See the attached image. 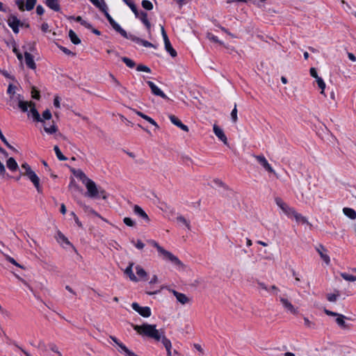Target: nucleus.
<instances>
[{
    "label": "nucleus",
    "instance_id": "1",
    "mask_svg": "<svg viewBox=\"0 0 356 356\" xmlns=\"http://www.w3.org/2000/svg\"><path fill=\"white\" fill-rule=\"evenodd\" d=\"M131 326L135 331L142 336L154 339L156 341L161 340L165 349L172 348L171 341L167 339L165 335L160 334L159 331L156 328V325L143 323L141 325L131 324Z\"/></svg>",
    "mask_w": 356,
    "mask_h": 356
},
{
    "label": "nucleus",
    "instance_id": "2",
    "mask_svg": "<svg viewBox=\"0 0 356 356\" xmlns=\"http://www.w3.org/2000/svg\"><path fill=\"white\" fill-rule=\"evenodd\" d=\"M148 243L151 245L156 248L158 252L163 256L164 259L169 260L177 266H183V264L178 259V257L172 254L170 252L163 249L161 246L159 245V244L156 241L154 240H149L148 241Z\"/></svg>",
    "mask_w": 356,
    "mask_h": 356
},
{
    "label": "nucleus",
    "instance_id": "3",
    "mask_svg": "<svg viewBox=\"0 0 356 356\" xmlns=\"http://www.w3.org/2000/svg\"><path fill=\"white\" fill-rule=\"evenodd\" d=\"M84 184L87 188L86 195L90 198H98L99 188L97 187L95 181L90 179Z\"/></svg>",
    "mask_w": 356,
    "mask_h": 356
},
{
    "label": "nucleus",
    "instance_id": "4",
    "mask_svg": "<svg viewBox=\"0 0 356 356\" xmlns=\"http://www.w3.org/2000/svg\"><path fill=\"white\" fill-rule=\"evenodd\" d=\"M8 25L12 29L15 33H18L19 31V26H24V23L22 22L17 16L10 15L7 20Z\"/></svg>",
    "mask_w": 356,
    "mask_h": 356
},
{
    "label": "nucleus",
    "instance_id": "5",
    "mask_svg": "<svg viewBox=\"0 0 356 356\" xmlns=\"http://www.w3.org/2000/svg\"><path fill=\"white\" fill-rule=\"evenodd\" d=\"M36 2L37 0H16L15 3L21 11H30L33 9Z\"/></svg>",
    "mask_w": 356,
    "mask_h": 356
},
{
    "label": "nucleus",
    "instance_id": "6",
    "mask_svg": "<svg viewBox=\"0 0 356 356\" xmlns=\"http://www.w3.org/2000/svg\"><path fill=\"white\" fill-rule=\"evenodd\" d=\"M105 17H106L107 20L110 23L111 26L113 27V29L119 33L122 37L127 36V31L124 30L110 15V14L108 13V10L103 12Z\"/></svg>",
    "mask_w": 356,
    "mask_h": 356
},
{
    "label": "nucleus",
    "instance_id": "7",
    "mask_svg": "<svg viewBox=\"0 0 356 356\" xmlns=\"http://www.w3.org/2000/svg\"><path fill=\"white\" fill-rule=\"evenodd\" d=\"M131 307L143 317L148 318L151 316V309L149 307H141L137 302H133Z\"/></svg>",
    "mask_w": 356,
    "mask_h": 356
},
{
    "label": "nucleus",
    "instance_id": "8",
    "mask_svg": "<svg viewBox=\"0 0 356 356\" xmlns=\"http://www.w3.org/2000/svg\"><path fill=\"white\" fill-rule=\"evenodd\" d=\"M123 37L127 39L131 40V41L135 42L136 43L141 44L143 46H144L145 47H152L154 49L156 48V46L155 44H154L147 40H145L143 39L138 38L132 34H128L127 33V36H123Z\"/></svg>",
    "mask_w": 356,
    "mask_h": 356
},
{
    "label": "nucleus",
    "instance_id": "9",
    "mask_svg": "<svg viewBox=\"0 0 356 356\" xmlns=\"http://www.w3.org/2000/svg\"><path fill=\"white\" fill-rule=\"evenodd\" d=\"M257 162L268 172H271L275 174V170L271 167V165L268 163V161L265 158V156L262 154L261 155H254L253 156Z\"/></svg>",
    "mask_w": 356,
    "mask_h": 356
},
{
    "label": "nucleus",
    "instance_id": "10",
    "mask_svg": "<svg viewBox=\"0 0 356 356\" xmlns=\"http://www.w3.org/2000/svg\"><path fill=\"white\" fill-rule=\"evenodd\" d=\"M21 175L26 176L30 181L33 184L38 193L41 192L40 186V179L34 171L28 172V173H21Z\"/></svg>",
    "mask_w": 356,
    "mask_h": 356
},
{
    "label": "nucleus",
    "instance_id": "11",
    "mask_svg": "<svg viewBox=\"0 0 356 356\" xmlns=\"http://www.w3.org/2000/svg\"><path fill=\"white\" fill-rule=\"evenodd\" d=\"M147 84L149 86L152 94L156 96L161 97L163 99H168L166 95L159 87H157L154 82L147 81Z\"/></svg>",
    "mask_w": 356,
    "mask_h": 356
},
{
    "label": "nucleus",
    "instance_id": "12",
    "mask_svg": "<svg viewBox=\"0 0 356 356\" xmlns=\"http://www.w3.org/2000/svg\"><path fill=\"white\" fill-rule=\"evenodd\" d=\"M277 205L289 216L293 208L289 207L280 197L275 198Z\"/></svg>",
    "mask_w": 356,
    "mask_h": 356
},
{
    "label": "nucleus",
    "instance_id": "13",
    "mask_svg": "<svg viewBox=\"0 0 356 356\" xmlns=\"http://www.w3.org/2000/svg\"><path fill=\"white\" fill-rule=\"evenodd\" d=\"M110 338L118 346V350L121 354L126 355L127 353L130 350L124 343L120 341L115 337L110 336Z\"/></svg>",
    "mask_w": 356,
    "mask_h": 356
},
{
    "label": "nucleus",
    "instance_id": "14",
    "mask_svg": "<svg viewBox=\"0 0 356 356\" xmlns=\"http://www.w3.org/2000/svg\"><path fill=\"white\" fill-rule=\"evenodd\" d=\"M288 217L294 218L297 222L302 224H309L307 219L302 216L300 213L296 212L294 209H293Z\"/></svg>",
    "mask_w": 356,
    "mask_h": 356
},
{
    "label": "nucleus",
    "instance_id": "15",
    "mask_svg": "<svg viewBox=\"0 0 356 356\" xmlns=\"http://www.w3.org/2000/svg\"><path fill=\"white\" fill-rule=\"evenodd\" d=\"M316 251L320 254L321 258L327 264H329L330 262V257L326 254L327 250L323 245H319L316 248Z\"/></svg>",
    "mask_w": 356,
    "mask_h": 356
},
{
    "label": "nucleus",
    "instance_id": "16",
    "mask_svg": "<svg viewBox=\"0 0 356 356\" xmlns=\"http://www.w3.org/2000/svg\"><path fill=\"white\" fill-rule=\"evenodd\" d=\"M24 59L25 63L29 68L35 70L36 65L33 60V56L30 53L27 51L24 52Z\"/></svg>",
    "mask_w": 356,
    "mask_h": 356
},
{
    "label": "nucleus",
    "instance_id": "17",
    "mask_svg": "<svg viewBox=\"0 0 356 356\" xmlns=\"http://www.w3.org/2000/svg\"><path fill=\"white\" fill-rule=\"evenodd\" d=\"M30 107H31V109H30V113L32 115V118H33V120L36 122H44V120L43 119L40 117L38 111H37V109L35 108V103L31 102H30Z\"/></svg>",
    "mask_w": 356,
    "mask_h": 356
},
{
    "label": "nucleus",
    "instance_id": "18",
    "mask_svg": "<svg viewBox=\"0 0 356 356\" xmlns=\"http://www.w3.org/2000/svg\"><path fill=\"white\" fill-rule=\"evenodd\" d=\"M213 132L216 136L222 141L224 144H227V138L224 134L223 131L217 125H213Z\"/></svg>",
    "mask_w": 356,
    "mask_h": 356
},
{
    "label": "nucleus",
    "instance_id": "19",
    "mask_svg": "<svg viewBox=\"0 0 356 356\" xmlns=\"http://www.w3.org/2000/svg\"><path fill=\"white\" fill-rule=\"evenodd\" d=\"M169 118L171 121V122L176 125L177 127H179L181 130L184 131H188V128L186 125L184 124L179 119H178L175 115H169Z\"/></svg>",
    "mask_w": 356,
    "mask_h": 356
},
{
    "label": "nucleus",
    "instance_id": "20",
    "mask_svg": "<svg viewBox=\"0 0 356 356\" xmlns=\"http://www.w3.org/2000/svg\"><path fill=\"white\" fill-rule=\"evenodd\" d=\"M140 16L138 17L142 23L145 26L147 31L150 33L151 31V24L147 19V13L145 11H140Z\"/></svg>",
    "mask_w": 356,
    "mask_h": 356
},
{
    "label": "nucleus",
    "instance_id": "21",
    "mask_svg": "<svg viewBox=\"0 0 356 356\" xmlns=\"http://www.w3.org/2000/svg\"><path fill=\"white\" fill-rule=\"evenodd\" d=\"M280 302H282L283 307L289 311L291 314H296L298 311L293 305L286 298H280Z\"/></svg>",
    "mask_w": 356,
    "mask_h": 356
},
{
    "label": "nucleus",
    "instance_id": "22",
    "mask_svg": "<svg viewBox=\"0 0 356 356\" xmlns=\"http://www.w3.org/2000/svg\"><path fill=\"white\" fill-rule=\"evenodd\" d=\"M134 212L136 215L138 216L145 221L149 222V218L145 211L138 205H135L134 207Z\"/></svg>",
    "mask_w": 356,
    "mask_h": 356
},
{
    "label": "nucleus",
    "instance_id": "23",
    "mask_svg": "<svg viewBox=\"0 0 356 356\" xmlns=\"http://www.w3.org/2000/svg\"><path fill=\"white\" fill-rule=\"evenodd\" d=\"M172 293L176 297L178 302L182 305H185L190 302V299L184 293L172 290Z\"/></svg>",
    "mask_w": 356,
    "mask_h": 356
},
{
    "label": "nucleus",
    "instance_id": "24",
    "mask_svg": "<svg viewBox=\"0 0 356 356\" xmlns=\"http://www.w3.org/2000/svg\"><path fill=\"white\" fill-rule=\"evenodd\" d=\"M348 318L345 316L343 314H339L336 318V323L337 325L343 329H347L348 328V324L346 323L345 319H347Z\"/></svg>",
    "mask_w": 356,
    "mask_h": 356
},
{
    "label": "nucleus",
    "instance_id": "25",
    "mask_svg": "<svg viewBox=\"0 0 356 356\" xmlns=\"http://www.w3.org/2000/svg\"><path fill=\"white\" fill-rule=\"evenodd\" d=\"M133 265H134L133 263H130L129 265L126 268V269L124 270V273L129 276V279L131 281L137 282H138V279L133 273V270H132Z\"/></svg>",
    "mask_w": 356,
    "mask_h": 356
},
{
    "label": "nucleus",
    "instance_id": "26",
    "mask_svg": "<svg viewBox=\"0 0 356 356\" xmlns=\"http://www.w3.org/2000/svg\"><path fill=\"white\" fill-rule=\"evenodd\" d=\"M46 5L50 9H51L56 12H58L60 10L58 0H46Z\"/></svg>",
    "mask_w": 356,
    "mask_h": 356
},
{
    "label": "nucleus",
    "instance_id": "27",
    "mask_svg": "<svg viewBox=\"0 0 356 356\" xmlns=\"http://www.w3.org/2000/svg\"><path fill=\"white\" fill-rule=\"evenodd\" d=\"M72 171L74 175L76 177H77L79 179H81L83 184H85L87 181V180L90 179L89 178H88L86 177L85 173L81 170H80V169H78V170H74V169Z\"/></svg>",
    "mask_w": 356,
    "mask_h": 356
},
{
    "label": "nucleus",
    "instance_id": "28",
    "mask_svg": "<svg viewBox=\"0 0 356 356\" xmlns=\"http://www.w3.org/2000/svg\"><path fill=\"white\" fill-rule=\"evenodd\" d=\"M6 165L7 168L13 172L16 171L19 168L17 163L13 157H10L7 160Z\"/></svg>",
    "mask_w": 356,
    "mask_h": 356
},
{
    "label": "nucleus",
    "instance_id": "29",
    "mask_svg": "<svg viewBox=\"0 0 356 356\" xmlns=\"http://www.w3.org/2000/svg\"><path fill=\"white\" fill-rule=\"evenodd\" d=\"M17 98L18 99V106L19 108L22 111L26 112L28 111V106H30V102H24L22 97L20 95H18Z\"/></svg>",
    "mask_w": 356,
    "mask_h": 356
},
{
    "label": "nucleus",
    "instance_id": "30",
    "mask_svg": "<svg viewBox=\"0 0 356 356\" xmlns=\"http://www.w3.org/2000/svg\"><path fill=\"white\" fill-rule=\"evenodd\" d=\"M136 272L137 275L143 280L145 281L147 280V273L146 271L139 265L136 266Z\"/></svg>",
    "mask_w": 356,
    "mask_h": 356
},
{
    "label": "nucleus",
    "instance_id": "31",
    "mask_svg": "<svg viewBox=\"0 0 356 356\" xmlns=\"http://www.w3.org/2000/svg\"><path fill=\"white\" fill-rule=\"evenodd\" d=\"M70 19H74L76 22H79L82 26L86 27V29H92V24L88 22L87 21L82 19L81 16H77L76 17L71 16Z\"/></svg>",
    "mask_w": 356,
    "mask_h": 356
},
{
    "label": "nucleus",
    "instance_id": "32",
    "mask_svg": "<svg viewBox=\"0 0 356 356\" xmlns=\"http://www.w3.org/2000/svg\"><path fill=\"white\" fill-rule=\"evenodd\" d=\"M343 212L351 220H355L356 218V211L353 209L345 207L343 209Z\"/></svg>",
    "mask_w": 356,
    "mask_h": 356
},
{
    "label": "nucleus",
    "instance_id": "33",
    "mask_svg": "<svg viewBox=\"0 0 356 356\" xmlns=\"http://www.w3.org/2000/svg\"><path fill=\"white\" fill-rule=\"evenodd\" d=\"M136 114L143 118L144 120H147L148 122L156 127V128H159L158 124L153 120L152 118L149 117L148 115L144 114L143 113L140 111H136Z\"/></svg>",
    "mask_w": 356,
    "mask_h": 356
},
{
    "label": "nucleus",
    "instance_id": "34",
    "mask_svg": "<svg viewBox=\"0 0 356 356\" xmlns=\"http://www.w3.org/2000/svg\"><path fill=\"white\" fill-rule=\"evenodd\" d=\"M164 44L165 50L170 54V56L172 57H176L177 55V51L172 47L170 42L168 41L164 42Z\"/></svg>",
    "mask_w": 356,
    "mask_h": 356
},
{
    "label": "nucleus",
    "instance_id": "35",
    "mask_svg": "<svg viewBox=\"0 0 356 356\" xmlns=\"http://www.w3.org/2000/svg\"><path fill=\"white\" fill-rule=\"evenodd\" d=\"M69 37L70 38L71 42L74 44H79L81 43V40L76 35L75 32L72 30H70L69 31Z\"/></svg>",
    "mask_w": 356,
    "mask_h": 356
},
{
    "label": "nucleus",
    "instance_id": "36",
    "mask_svg": "<svg viewBox=\"0 0 356 356\" xmlns=\"http://www.w3.org/2000/svg\"><path fill=\"white\" fill-rule=\"evenodd\" d=\"M54 150L56 153V155L59 161H66L67 159L65 156L59 149L58 146L55 145L54 147Z\"/></svg>",
    "mask_w": 356,
    "mask_h": 356
},
{
    "label": "nucleus",
    "instance_id": "37",
    "mask_svg": "<svg viewBox=\"0 0 356 356\" xmlns=\"http://www.w3.org/2000/svg\"><path fill=\"white\" fill-rule=\"evenodd\" d=\"M177 221L184 225L188 229H191L190 221L187 220L183 216H178L177 217Z\"/></svg>",
    "mask_w": 356,
    "mask_h": 356
},
{
    "label": "nucleus",
    "instance_id": "38",
    "mask_svg": "<svg viewBox=\"0 0 356 356\" xmlns=\"http://www.w3.org/2000/svg\"><path fill=\"white\" fill-rule=\"evenodd\" d=\"M93 5L98 8L102 12L108 10V7L104 0H102L101 1L97 0V3Z\"/></svg>",
    "mask_w": 356,
    "mask_h": 356
},
{
    "label": "nucleus",
    "instance_id": "39",
    "mask_svg": "<svg viewBox=\"0 0 356 356\" xmlns=\"http://www.w3.org/2000/svg\"><path fill=\"white\" fill-rule=\"evenodd\" d=\"M141 5L144 9L147 10H152L154 7L152 3L149 0H143Z\"/></svg>",
    "mask_w": 356,
    "mask_h": 356
},
{
    "label": "nucleus",
    "instance_id": "40",
    "mask_svg": "<svg viewBox=\"0 0 356 356\" xmlns=\"http://www.w3.org/2000/svg\"><path fill=\"white\" fill-rule=\"evenodd\" d=\"M122 60L126 64V65L130 68H133L136 66V63L134 60L127 57H122Z\"/></svg>",
    "mask_w": 356,
    "mask_h": 356
},
{
    "label": "nucleus",
    "instance_id": "41",
    "mask_svg": "<svg viewBox=\"0 0 356 356\" xmlns=\"http://www.w3.org/2000/svg\"><path fill=\"white\" fill-rule=\"evenodd\" d=\"M44 130L45 132H47L49 134H55L58 131V127L54 123L51 127H44Z\"/></svg>",
    "mask_w": 356,
    "mask_h": 356
},
{
    "label": "nucleus",
    "instance_id": "42",
    "mask_svg": "<svg viewBox=\"0 0 356 356\" xmlns=\"http://www.w3.org/2000/svg\"><path fill=\"white\" fill-rule=\"evenodd\" d=\"M57 241L58 242H63V243H65L66 244H70V241L65 236V235L62 232H60L59 231L57 233Z\"/></svg>",
    "mask_w": 356,
    "mask_h": 356
},
{
    "label": "nucleus",
    "instance_id": "43",
    "mask_svg": "<svg viewBox=\"0 0 356 356\" xmlns=\"http://www.w3.org/2000/svg\"><path fill=\"white\" fill-rule=\"evenodd\" d=\"M69 188H72L74 191L81 192L82 189L79 187L78 184L75 182L74 179H72L70 184Z\"/></svg>",
    "mask_w": 356,
    "mask_h": 356
},
{
    "label": "nucleus",
    "instance_id": "44",
    "mask_svg": "<svg viewBox=\"0 0 356 356\" xmlns=\"http://www.w3.org/2000/svg\"><path fill=\"white\" fill-rule=\"evenodd\" d=\"M316 81L317 82V84H318V87L321 89V92L323 94L324 92V90L325 88V83L324 81L320 76L317 77L316 79Z\"/></svg>",
    "mask_w": 356,
    "mask_h": 356
},
{
    "label": "nucleus",
    "instance_id": "45",
    "mask_svg": "<svg viewBox=\"0 0 356 356\" xmlns=\"http://www.w3.org/2000/svg\"><path fill=\"white\" fill-rule=\"evenodd\" d=\"M341 276L345 280H347V281H350V282H355V281H356V277L353 275H350V274H348V273H343L341 274Z\"/></svg>",
    "mask_w": 356,
    "mask_h": 356
},
{
    "label": "nucleus",
    "instance_id": "46",
    "mask_svg": "<svg viewBox=\"0 0 356 356\" xmlns=\"http://www.w3.org/2000/svg\"><path fill=\"white\" fill-rule=\"evenodd\" d=\"M136 70L138 72H145L147 73L151 72V69L149 67L144 65L143 64L138 65L136 67Z\"/></svg>",
    "mask_w": 356,
    "mask_h": 356
},
{
    "label": "nucleus",
    "instance_id": "47",
    "mask_svg": "<svg viewBox=\"0 0 356 356\" xmlns=\"http://www.w3.org/2000/svg\"><path fill=\"white\" fill-rule=\"evenodd\" d=\"M123 222L126 225L129 227H134L136 225L135 222L129 217L124 218Z\"/></svg>",
    "mask_w": 356,
    "mask_h": 356
},
{
    "label": "nucleus",
    "instance_id": "48",
    "mask_svg": "<svg viewBox=\"0 0 356 356\" xmlns=\"http://www.w3.org/2000/svg\"><path fill=\"white\" fill-rule=\"evenodd\" d=\"M339 296V291H337V294L334 293H329L327 295V299L330 302H335L337 299V297Z\"/></svg>",
    "mask_w": 356,
    "mask_h": 356
},
{
    "label": "nucleus",
    "instance_id": "49",
    "mask_svg": "<svg viewBox=\"0 0 356 356\" xmlns=\"http://www.w3.org/2000/svg\"><path fill=\"white\" fill-rule=\"evenodd\" d=\"M305 325L309 328L314 329L316 327V325L314 323L310 321L307 317L304 318Z\"/></svg>",
    "mask_w": 356,
    "mask_h": 356
},
{
    "label": "nucleus",
    "instance_id": "50",
    "mask_svg": "<svg viewBox=\"0 0 356 356\" xmlns=\"http://www.w3.org/2000/svg\"><path fill=\"white\" fill-rule=\"evenodd\" d=\"M231 118H232V121L234 122H236L237 121V120H238V118H237V108H236V104L234 105V108L232 111Z\"/></svg>",
    "mask_w": 356,
    "mask_h": 356
},
{
    "label": "nucleus",
    "instance_id": "51",
    "mask_svg": "<svg viewBox=\"0 0 356 356\" xmlns=\"http://www.w3.org/2000/svg\"><path fill=\"white\" fill-rule=\"evenodd\" d=\"M51 113L50 112V111L49 109H46L43 113H42V117H43V120H50L51 118Z\"/></svg>",
    "mask_w": 356,
    "mask_h": 356
},
{
    "label": "nucleus",
    "instance_id": "52",
    "mask_svg": "<svg viewBox=\"0 0 356 356\" xmlns=\"http://www.w3.org/2000/svg\"><path fill=\"white\" fill-rule=\"evenodd\" d=\"M49 347H50V349L53 352L57 353L58 355V356H63L62 354L60 353V352L58 351V347L56 346V345H55L54 343H50Z\"/></svg>",
    "mask_w": 356,
    "mask_h": 356
},
{
    "label": "nucleus",
    "instance_id": "53",
    "mask_svg": "<svg viewBox=\"0 0 356 356\" xmlns=\"http://www.w3.org/2000/svg\"><path fill=\"white\" fill-rule=\"evenodd\" d=\"M60 49L63 52L65 53V54L67 55H72V56H74L75 54H74L72 51H71L70 49H67L66 47H63V46H60L59 47Z\"/></svg>",
    "mask_w": 356,
    "mask_h": 356
},
{
    "label": "nucleus",
    "instance_id": "54",
    "mask_svg": "<svg viewBox=\"0 0 356 356\" xmlns=\"http://www.w3.org/2000/svg\"><path fill=\"white\" fill-rule=\"evenodd\" d=\"M7 92L10 95H14L15 93V86H14L12 84H10L8 86V90H7Z\"/></svg>",
    "mask_w": 356,
    "mask_h": 356
},
{
    "label": "nucleus",
    "instance_id": "55",
    "mask_svg": "<svg viewBox=\"0 0 356 356\" xmlns=\"http://www.w3.org/2000/svg\"><path fill=\"white\" fill-rule=\"evenodd\" d=\"M0 73L4 76L6 78L10 79L12 80H14V77L11 76L8 71L5 70H0Z\"/></svg>",
    "mask_w": 356,
    "mask_h": 356
},
{
    "label": "nucleus",
    "instance_id": "56",
    "mask_svg": "<svg viewBox=\"0 0 356 356\" xmlns=\"http://www.w3.org/2000/svg\"><path fill=\"white\" fill-rule=\"evenodd\" d=\"M266 0H252V3L259 8L263 7V3Z\"/></svg>",
    "mask_w": 356,
    "mask_h": 356
},
{
    "label": "nucleus",
    "instance_id": "57",
    "mask_svg": "<svg viewBox=\"0 0 356 356\" xmlns=\"http://www.w3.org/2000/svg\"><path fill=\"white\" fill-rule=\"evenodd\" d=\"M161 34H162L164 42L170 41V40L168 37V35H167V33L164 29V27L163 26H161Z\"/></svg>",
    "mask_w": 356,
    "mask_h": 356
},
{
    "label": "nucleus",
    "instance_id": "58",
    "mask_svg": "<svg viewBox=\"0 0 356 356\" xmlns=\"http://www.w3.org/2000/svg\"><path fill=\"white\" fill-rule=\"evenodd\" d=\"M31 94H32V97L33 99H39L40 97L39 91L36 90L34 88L32 90Z\"/></svg>",
    "mask_w": 356,
    "mask_h": 356
},
{
    "label": "nucleus",
    "instance_id": "59",
    "mask_svg": "<svg viewBox=\"0 0 356 356\" xmlns=\"http://www.w3.org/2000/svg\"><path fill=\"white\" fill-rule=\"evenodd\" d=\"M21 167L22 169L25 170L24 173H28V172L32 171V169L27 163H24L23 164H22Z\"/></svg>",
    "mask_w": 356,
    "mask_h": 356
},
{
    "label": "nucleus",
    "instance_id": "60",
    "mask_svg": "<svg viewBox=\"0 0 356 356\" xmlns=\"http://www.w3.org/2000/svg\"><path fill=\"white\" fill-rule=\"evenodd\" d=\"M44 13V8L41 6V5H38L37 7H36V13L38 15H43Z\"/></svg>",
    "mask_w": 356,
    "mask_h": 356
},
{
    "label": "nucleus",
    "instance_id": "61",
    "mask_svg": "<svg viewBox=\"0 0 356 356\" xmlns=\"http://www.w3.org/2000/svg\"><path fill=\"white\" fill-rule=\"evenodd\" d=\"M102 197L104 200H106L107 198V195L104 190H103L102 188H99V197Z\"/></svg>",
    "mask_w": 356,
    "mask_h": 356
},
{
    "label": "nucleus",
    "instance_id": "62",
    "mask_svg": "<svg viewBox=\"0 0 356 356\" xmlns=\"http://www.w3.org/2000/svg\"><path fill=\"white\" fill-rule=\"evenodd\" d=\"M209 39L214 42L222 44V42L218 40V37L213 35H209Z\"/></svg>",
    "mask_w": 356,
    "mask_h": 356
},
{
    "label": "nucleus",
    "instance_id": "63",
    "mask_svg": "<svg viewBox=\"0 0 356 356\" xmlns=\"http://www.w3.org/2000/svg\"><path fill=\"white\" fill-rule=\"evenodd\" d=\"M324 312L327 316H337L339 314H338L337 312H332V311L328 310L327 309H324Z\"/></svg>",
    "mask_w": 356,
    "mask_h": 356
},
{
    "label": "nucleus",
    "instance_id": "64",
    "mask_svg": "<svg viewBox=\"0 0 356 356\" xmlns=\"http://www.w3.org/2000/svg\"><path fill=\"white\" fill-rule=\"evenodd\" d=\"M135 246L136 248L142 250L145 247V244L140 240H138L135 243Z\"/></svg>",
    "mask_w": 356,
    "mask_h": 356
}]
</instances>
